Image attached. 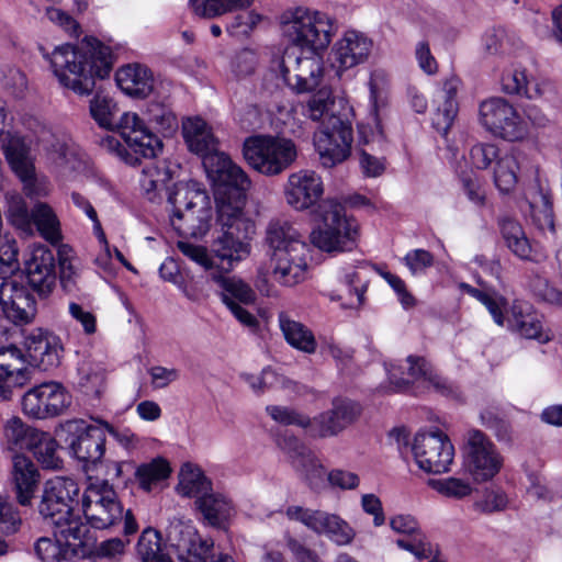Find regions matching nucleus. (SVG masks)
<instances>
[{"instance_id": "nucleus-1", "label": "nucleus", "mask_w": 562, "mask_h": 562, "mask_svg": "<svg viewBox=\"0 0 562 562\" xmlns=\"http://www.w3.org/2000/svg\"><path fill=\"white\" fill-rule=\"evenodd\" d=\"M281 29L292 47L285 49L276 68L265 76L263 86L270 77H276L296 94L314 91L324 75L323 53L337 30L335 19L321 11L297 7L282 13Z\"/></svg>"}, {"instance_id": "nucleus-2", "label": "nucleus", "mask_w": 562, "mask_h": 562, "mask_svg": "<svg viewBox=\"0 0 562 562\" xmlns=\"http://www.w3.org/2000/svg\"><path fill=\"white\" fill-rule=\"evenodd\" d=\"M89 111L101 128L117 131L126 146L110 135L102 138L101 145L132 166L138 165L140 158H156L164 147L160 136L172 137L179 128L172 109L160 102L149 103L144 119L130 112L117 119L116 102L110 95L97 92L90 100Z\"/></svg>"}, {"instance_id": "nucleus-3", "label": "nucleus", "mask_w": 562, "mask_h": 562, "mask_svg": "<svg viewBox=\"0 0 562 562\" xmlns=\"http://www.w3.org/2000/svg\"><path fill=\"white\" fill-rule=\"evenodd\" d=\"M204 170L216 204L213 250L229 268L232 261L244 260L251 251L256 224L244 211L251 180L227 155L207 158Z\"/></svg>"}, {"instance_id": "nucleus-4", "label": "nucleus", "mask_w": 562, "mask_h": 562, "mask_svg": "<svg viewBox=\"0 0 562 562\" xmlns=\"http://www.w3.org/2000/svg\"><path fill=\"white\" fill-rule=\"evenodd\" d=\"M48 58L60 85L80 95L93 91L95 79L108 78L115 60L111 48L93 36L57 46Z\"/></svg>"}, {"instance_id": "nucleus-5", "label": "nucleus", "mask_w": 562, "mask_h": 562, "mask_svg": "<svg viewBox=\"0 0 562 562\" xmlns=\"http://www.w3.org/2000/svg\"><path fill=\"white\" fill-rule=\"evenodd\" d=\"M265 247L274 263L273 276L277 281L293 286L304 279L307 245L291 223L271 220L266 229Z\"/></svg>"}, {"instance_id": "nucleus-6", "label": "nucleus", "mask_w": 562, "mask_h": 562, "mask_svg": "<svg viewBox=\"0 0 562 562\" xmlns=\"http://www.w3.org/2000/svg\"><path fill=\"white\" fill-rule=\"evenodd\" d=\"M168 190L173 229L182 237L203 238L211 228L213 217L206 190L195 180L178 181Z\"/></svg>"}, {"instance_id": "nucleus-7", "label": "nucleus", "mask_w": 562, "mask_h": 562, "mask_svg": "<svg viewBox=\"0 0 562 562\" xmlns=\"http://www.w3.org/2000/svg\"><path fill=\"white\" fill-rule=\"evenodd\" d=\"M78 483L65 476H56L44 483L38 513L43 519L56 528V535L79 539L82 532H90L88 525L74 514L79 505Z\"/></svg>"}, {"instance_id": "nucleus-8", "label": "nucleus", "mask_w": 562, "mask_h": 562, "mask_svg": "<svg viewBox=\"0 0 562 562\" xmlns=\"http://www.w3.org/2000/svg\"><path fill=\"white\" fill-rule=\"evenodd\" d=\"M81 508L88 524L94 529H108L123 521L125 537L138 530L132 510L124 512L113 485L108 483V480H101L87 487L81 498Z\"/></svg>"}, {"instance_id": "nucleus-9", "label": "nucleus", "mask_w": 562, "mask_h": 562, "mask_svg": "<svg viewBox=\"0 0 562 562\" xmlns=\"http://www.w3.org/2000/svg\"><path fill=\"white\" fill-rule=\"evenodd\" d=\"M60 449L81 463L85 472H97L103 467L105 432L81 418L68 419L56 429Z\"/></svg>"}, {"instance_id": "nucleus-10", "label": "nucleus", "mask_w": 562, "mask_h": 562, "mask_svg": "<svg viewBox=\"0 0 562 562\" xmlns=\"http://www.w3.org/2000/svg\"><path fill=\"white\" fill-rule=\"evenodd\" d=\"M241 151L247 165L266 177L283 173L299 156L297 147L291 138L270 134L246 137Z\"/></svg>"}, {"instance_id": "nucleus-11", "label": "nucleus", "mask_w": 562, "mask_h": 562, "mask_svg": "<svg viewBox=\"0 0 562 562\" xmlns=\"http://www.w3.org/2000/svg\"><path fill=\"white\" fill-rule=\"evenodd\" d=\"M322 225L311 233V241L326 252L351 251L357 247L358 223L346 215L345 206L336 200L318 205Z\"/></svg>"}, {"instance_id": "nucleus-12", "label": "nucleus", "mask_w": 562, "mask_h": 562, "mask_svg": "<svg viewBox=\"0 0 562 562\" xmlns=\"http://www.w3.org/2000/svg\"><path fill=\"white\" fill-rule=\"evenodd\" d=\"M352 125L347 117L330 114L315 134L314 145L325 168L345 161L351 153Z\"/></svg>"}, {"instance_id": "nucleus-13", "label": "nucleus", "mask_w": 562, "mask_h": 562, "mask_svg": "<svg viewBox=\"0 0 562 562\" xmlns=\"http://www.w3.org/2000/svg\"><path fill=\"white\" fill-rule=\"evenodd\" d=\"M0 276H9L24 282L36 293L40 299H47L57 280L56 274V257L53 249L45 245H34L26 258H24L23 269H19L12 273H0Z\"/></svg>"}, {"instance_id": "nucleus-14", "label": "nucleus", "mask_w": 562, "mask_h": 562, "mask_svg": "<svg viewBox=\"0 0 562 562\" xmlns=\"http://www.w3.org/2000/svg\"><path fill=\"white\" fill-rule=\"evenodd\" d=\"M463 467L477 483L491 481L501 470L503 458L481 430L468 431L463 443Z\"/></svg>"}, {"instance_id": "nucleus-15", "label": "nucleus", "mask_w": 562, "mask_h": 562, "mask_svg": "<svg viewBox=\"0 0 562 562\" xmlns=\"http://www.w3.org/2000/svg\"><path fill=\"white\" fill-rule=\"evenodd\" d=\"M2 149L11 170L23 183L25 194L29 196H45L48 193V180L46 177L36 173L31 147L24 138L8 132L3 139Z\"/></svg>"}, {"instance_id": "nucleus-16", "label": "nucleus", "mask_w": 562, "mask_h": 562, "mask_svg": "<svg viewBox=\"0 0 562 562\" xmlns=\"http://www.w3.org/2000/svg\"><path fill=\"white\" fill-rule=\"evenodd\" d=\"M480 122L483 127L504 140L516 142L527 134V126L517 110L504 98L494 97L480 104Z\"/></svg>"}, {"instance_id": "nucleus-17", "label": "nucleus", "mask_w": 562, "mask_h": 562, "mask_svg": "<svg viewBox=\"0 0 562 562\" xmlns=\"http://www.w3.org/2000/svg\"><path fill=\"white\" fill-rule=\"evenodd\" d=\"M21 397L22 411L35 419H46L63 414L71 404V395L58 382H44L29 389Z\"/></svg>"}, {"instance_id": "nucleus-18", "label": "nucleus", "mask_w": 562, "mask_h": 562, "mask_svg": "<svg viewBox=\"0 0 562 562\" xmlns=\"http://www.w3.org/2000/svg\"><path fill=\"white\" fill-rule=\"evenodd\" d=\"M406 362L408 378L403 376L405 371L402 366L390 364V368H386L393 392L412 393L414 381L424 379L441 395L447 397H454L457 395L454 385L448 379L432 372L424 357L411 355L406 358Z\"/></svg>"}, {"instance_id": "nucleus-19", "label": "nucleus", "mask_w": 562, "mask_h": 562, "mask_svg": "<svg viewBox=\"0 0 562 562\" xmlns=\"http://www.w3.org/2000/svg\"><path fill=\"white\" fill-rule=\"evenodd\" d=\"M412 451L418 468L432 474L448 472L454 456L453 445L439 429L431 432H417Z\"/></svg>"}, {"instance_id": "nucleus-20", "label": "nucleus", "mask_w": 562, "mask_h": 562, "mask_svg": "<svg viewBox=\"0 0 562 562\" xmlns=\"http://www.w3.org/2000/svg\"><path fill=\"white\" fill-rule=\"evenodd\" d=\"M286 516L291 520L302 522L315 533L326 536L339 547L350 544L356 537L353 528L336 514L302 506H289Z\"/></svg>"}, {"instance_id": "nucleus-21", "label": "nucleus", "mask_w": 562, "mask_h": 562, "mask_svg": "<svg viewBox=\"0 0 562 562\" xmlns=\"http://www.w3.org/2000/svg\"><path fill=\"white\" fill-rule=\"evenodd\" d=\"M0 307L14 325L31 323L37 313L36 293L15 278L0 276Z\"/></svg>"}, {"instance_id": "nucleus-22", "label": "nucleus", "mask_w": 562, "mask_h": 562, "mask_svg": "<svg viewBox=\"0 0 562 562\" xmlns=\"http://www.w3.org/2000/svg\"><path fill=\"white\" fill-rule=\"evenodd\" d=\"M168 541L180 562H233L228 557L215 560L213 540L201 538L196 529L190 525L171 526Z\"/></svg>"}, {"instance_id": "nucleus-23", "label": "nucleus", "mask_w": 562, "mask_h": 562, "mask_svg": "<svg viewBox=\"0 0 562 562\" xmlns=\"http://www.w3.org/2000/svg\"><path fill=\"white\" fill-rule=\"evenodd\" d=\"M54 538L42 537L34 544L36 557L42 562H64L74 559L89 557L92 552L93 538L90 532H82L79 539L72 537H61L56 535V528L53 531Z\"/></svg>"}, {"instance_id": "nucleus-24", "label": "nucleus", "mask_w": 562, "mask_h": 562, "mask_svg": "<svg viewBox=\"0 0 562 562\" xmlns=\"http://www.w3.org/2000/svg\"><path fill=\"white\" fill-rule=\"evenodd\" d=\"M26 362L42 371L60 364L64 347L59 336L43 328H33L24 337Z\"/></svg>"}, {"instance_id": "nucleus-25", "label": "nucleus", "mask_w": 562, "mask_h": 562, "mask_svg": "<svg viewBox=\"0 0 562 562\" xmlns=\"http://www.w3.org/2000/svg\"><path fill=\"white\" fill-rule=\"evenodd\" d=\"M26 357L14 345L0 348V400L11 401L32 380Z\"/></svg>"}, {"instance_id": "nucleus-26", "label": "nucleus", "mask_w": 562, "mask_h": 562, "mask_svg": "<svg viewBox=\"0 0 562 562\" xmlns=\"http://www.w3.org/2000/svg\"><path fill=\"white\" fill-rule=\"evenodd\" d=\"M372 46V40L366 34L355 30L346 31L330 52V60L337 74L341 76L342 71L367 61Z\"/></svg>"}, {"instance_id": "nucleus-27", "label": "nucleus", "mask_w": 562, "mask_h": 562, "mask_svg": "<svg viewBox=\"0 0 562 562\" xmlns=\"http://www.w3.org/2000/svg\"><path fill=\"white\" fill-rule=\"evenodd\" d=\"M360 414L361 406L359 403L345 397H336L333 400L329 411L313 418V436H335L356 422Z\"/></svg>"}, {"instance_id": "nucleus-28", "label": "nucleus", "mask_w": 562, "mask_h": 562, "mask_svg": "<svg viewBox=\"0 0 562 562\" xmlns=\"http://www.w3.org/2000/svg\"><path fill=\"white\" fill-rule=\"evenodd\" d=\"M323 193L322 178L315 171L300 170L288 178L285 198L295 210H305L315 205Z\"/></svg>"}, {"instance_id": "nucleus-29", "label": "nucleus", "mask_w": 562, "mask_h": 562, "mask_svg": "<svg viewBox=\"0 0 562 562\" xmlns=\"http://www.w3.org/2000/svg\"><path fill=\"white\" fill-rule=\"evenodd\" d=\"M181 132L188 149L202 159L203 168L210 157L226 156L217 149V140L207 123L199 117H187L182 121Z\"/></svg>"}, {"instance_id": "nucleus-30", "label": "nucleus", "mask_w": 562, "mask_h": 562, "mask_svg": "<svg viewBox=\"0 0 562 562\" xmlns=\"http://www.w3.org/2000/svg\"><path fill=\"white\" fill-rule=\"evenodd\" d=\"M460 83L457 77H450L443 81L437 93L438 106L432 115L431 124L442 137L448 135L459 113L457 94Z\"/></svg>"}, {"instance_id": "nucleus-31", "label": "nucleus", "mask_w": 562, "mask_h": 562, "mask_svg": "<svg viewBox=\"0 0 562 562\" xmlns=\"http://www.w3.org/2000/svg\"><path fill=\"white\" fill-rule=\"evenodd\" d=\"M12 483L16 501L21 506H30L40 484V472L35 463L24 454L12 458Z\"/></svg>"}, {"instance_id": "nucleus-32", "label": "nucleus", "mask_w": 562, "mask_h": 562, "mask_svg": "<svg viewBox=\"0 0 562 562\" xmlns=\"http://www.w3.org/2000/svg\"><path fill=\"white\" fill-rule=\"evenodd\" d=\"M115 81L122 92L136 99L148 97L154 90L155 82L153 71L138 63L119 68L115 72Z\"/></svg>"}, {"instance_id": "nucleus-33", "label": "nucleus", "mask_w": 562, "mask_h": 562, "mask_svg": "<svg viewBox=\"0 0 562 562\" xmlns=\"http://www.w3.org/2000/svg\"><path fill=\"white\" fill-rule=\"evenodd\" d=\"M541 317L529 302L515 300L507 319L509 326L522 337L546 342L549 336L543 331Z\"/></svg>"}, {"instance_id": "nucleus-34", "label": "nucleus", "mask_w": 562, "mask_h": 562, "mask_svg": "<svg viewBox=\"0 0 562 562\" xmlns=\"http://www.w3.org/2000/svg\"><path fill=\"white\" fill-rule=\"evenodd\" d=\"M23 217L26 223L33 224L40 235L53 246L61 240V231L59 220L50 205L44 202H37L29 212L23 210Z\"/></svg>"}, {"instance_id": "nucleus-35", "label": "nucleus", "mask_w": 562, "mask_h": 562, "mask_svg": "<svg viewBox=\"0 0 562 562\" xmlns=\"http://www.w3.org/2000/svg\"><path fill=\"white\" fill-rule=\"evenodd\" d=\"M196 510L202 515L203 520L215 528L226 529L231 517L234 514L232 502L221 493L213 491L209 495L200 497L194 502Z\"/></svg>"}, {"instance_id": "nucleus-36", "label": "nucleus", "mask_w": 562, "mask_h": 562, "mask_svg": "<svg viewBox=\"0 0 562 562\" xmlns=\"http://www.w3.org/2000/svg\"><path fill=\"white\" fill-rule=\"evenodd\" d=\"M379 103L373 87L370 89V114L367 122L358 124L359 143L371 145L373 151H383L386 146V136L379 114Z\"/></svg>"}, {"instance_id": "nucleus-37", "label": "nucleus", "mask_w": 562, "mask_h": 562, "mask_svg": "<svg viewBox=\"0 0 562 562\" xmlns=\"http://www.w3.org/2000/svg\"><path fill=\"white\" fill-rule=\"evenodd\" d=\"M211 277L221 286L222 301L227 308L232 304L248 305L256 302L255 291L241 279L224 276L220 270L212 272Z\"/></svg>"}, {"instance_id": "nucleus-38", "label": "nucleus", "mask_w": 562, "mask_h": 562, "mask_svg": "<svg viewBox=\"0 0 562 562\" xmlns=\"http://www.w3.org/2000/svg\"><path fill=\"white\" fill-rule=\"evenodd\" d=\"M42 430H38L22 422L19 417H13L4 426V437L8 449L11 451L27 450L31 451L41 442Z\"/></svg>"}, {"instance_id": "nucleus-39", "label": "nucleus", "mask_w": 562, "mask_h": 562, "mask_svg": "<svg viewBox=\"0 0 562 562\" xmlns=\"http://www.w3.org/2000/svg\"><path fill=\"white\" fill-rule=\"evenodd\" d=\"M498 226L506 247L519 259L529 260L531 245L520 223L504 216L498 220Z\"/></svg>"}, {"instance_id": "nucleus-40", "label": "nucleus", "mask_w": 562, "mask_h": 562, "mask_svg": "<svg viewBox=\"0 0 562 562\" xmlns=\"http://www.w3.org/2000/svg\"><path fill=\"white\" fill-rule=\"evenodd\" d=\"M279 323L286 342L306 353H314L317 347L313 333L302 323L291 319L285 313L279 315Z\"/></svg>"}, {"instance_id": "nucleus-41", "label": "nucleus", "mask_w": 562, "mask_h": 562, "mask_svg": "<svg viewBox=\"0 0 562 562\" xmlns=\"http://www.w3.org/2000/svg\"><path fill=\"white\" fill-rule=\"evenodd\" d=\"M290 463L312 491H318L324 486L325 468L310 448Z\"/></svg>"}, {"instance_id": "nucleus-42", "label": "nucleus", "mask_w": 562, "mask_h": 562, "mask_svg": "<svg viewBox=\"0 0 562 562\" xmlns=\"http://www.w3.org/2000/svg\"><path fill=\"white\" fill-rule=\"evenodd\" d=\"M213 491L211 480L192 464L186 463L180 471L178 492L186 497L195 498L209 495Z\"/></svg>"}, {"instance_id": "nucleus-43", "label": "nucleus", "mask_w": 562, "mask_h": 562, "mask_svg": "<svg viewBox=\"0 0 562 562\" xmlns=\"http://www.w3.org/2000/svg\"><path fill=\"white\" fill-rule=\"evenodd\" d=\"M179 250L189 259L196 262L205 270H212L216 268L222 272H229L234 269V266L241 260H234L231 262V267L226 268V263L222 260L213 250V244L211 245V254L207 252L206 248L199 245H193L188 241L178 243Z\"/></svg>"}, {"instance_id": "nucleus-44", "label": "nucleus", "mask_w": 562, "mask_h": 562, "mask_svg": "<svg viewBox=\"0 0 562 562\" xmlns=\"http://www.w3.org/2000/svg\"><path fill=\"white\" fill-rule=\"evenodd\" d=\"M518 154L510 153L501 156L494 168V183L502 193H509L518 182Z\"/></svg>"}, {"instance_id": "nucleus-45", "label": "nucleus", "mask_w": 562, "mask_h": 562, "mask_svg": "<svg viewBox=\"0 0 562 562\" xmlns=\"http://www.w3.org/2000/svg\"><path fill=\"white\" fill-rule=\"evenodd\" d=\"M254 0H189L194 13L201 18L213 19L232 11H243Z\"/></svg>"}, {"instance_id": "nucleus-46", "label": "nucleus", "mask_w": 562, "mask_h": 562, "mask_svg": "<svg viewBox=\"0 0 562 562\" xmlns=\"http://www.w3.org/2000/svg\"><path fill=\"white\" fill-rule=\"evenodd\" d=\"M136 554L142 562H172L162 552L160 532L151 527L142 531L136 544Z\"/></svg>"}, {"instance_id": "nucleus-47", "label": "nucleus", "mask_w": 562, "mask_h": 562, "mask_svg": "<svg viewBox=\"0 0 562 562\" xmlns=\"http://www.w3.org/2000/svg\"><path fill=\"white\" fill-rule=\"evenodd\" d=\"M72 249L67 245H59L57 249V262L59 268V283L63 291L68 295H76L79 291V272L71 262Z\"/></svg>"}, {"instance_id": "nucleus-48", "label": "nucleus", "mask_w": 562, "mask_h": 562, "mask_svg": "<svg viewBox=\"0 0 562 562\" xmlns=\"http://www.w3.org/2000/svg\"><path fill=\"white\" fill-rule=\"evenodd\" d=\"M169 474V463L161 457H157L148 463H142L135 471L139 487L146 492H150L154 484L167 479Z\"/></svg>"}, {"instance_id": "nucleus-49", "label": "nucleus", "mask_w": 562, "mask_h": 562, "mask_svg": "<svg viewBox=\"0 0 562 562\" xmlns=\"http://www.w3.org/2000/svg\"><path fill=\"white\" fill-rule=\"evenodd\" d=\"M41 442L32 450L34 458L43 469L59 470L63 468V459L57 454V448H60L59 439L53 438L48 432H43Z\"/></svg>"}, {"instance_id": "nucleus-50", "label": "nucleus", "mask_w": 562, "mask_h": 562, "mask_svg": "<svg viewBox=\"0 0 562 562\" xmlns=\"http://www.w3.org/2000/svg\"><path fill=\"white\" fill-rule=\"evenodd\" d=\"M78 384L86 395L100 397L105 381V372L101 367L82 362L78 367Z\"/></svg>"}, {"instance_id": "nucleus-51", "label": "nucleus", "mask_w": 562, "mask_h": 562, "mask_svg": "<svg viewBox=\"0 0 562 562\" xmlns=\"http://www.w3.org/2000/svg\"><path fill=\"white\" fill-rule=\"evenodd\" d=\"M266 412L276 423L307 429L310 435L313 436V419L296 409L281 405H268Z\"/></svg>"}, {"instance_id": "nucleus-52", "label": "nucleus", "mask_w": 562, "mask_h": 562, "mask_svg": "<svg viewBox=\"0 0 562 562\" xmlns=\"http://www.w3.org/2000/svg\"><path fill=\"white\" fill-rule=\"evenodd\" d=\"M532 216L541 231L555 232L552 196L550 192L539 189L537 196L530 203Z\"/></svg>"}, {"instance_id": "nucleus-53", "label": "nucleus", "mask_w": 562, "mask_h": 562, "mask_svg": "<svg viewBox=\"0 0 562 562\" xmlns=\"http://www.w3.org/2000/svg\"><path fill=\"white\" fill-rule=\"evenodd\" d=\"M395 543L400 549L412 553L418 561L431 559L435 553H439L438 548L431 543L425 532L418 533L413 539L400 538Z\"/></svg>"}, {"instance_id": "nucleus-54", "label": "nucleus", "mask_w": 562, "mask_h": 562, "mask_svg": "<svg viewBox=\"0 0 562 562\" xmlns=\"http://www.w3.org/2000/svg\"><path fill=\"white\" fill-rule=\"evenodd\" d=\"M480 419L482 425L491 430L499 442H512L510 423L494 409L486 408L482 411Z\"/></svg>"}, {"instance_id": "nucleus-55", "label": "nucleus", "mask_w": 562, "mask_h": 562, "mask_svg": "<svg viewBox=\"0 0 562 562\" xmlns=\"http://www.w3.org/2000/svg\"><path fill=\"white\" fill-rule=\"evenodd\" d=\"M501 83L502 90L507 94L524 95L528 99L533 98L525 70L514 69L504 72Z\"/></svg>"}, {"instance_id": "nucleus-56", "label": "nucleus", "mask_w": 562, "mask_h": 562, "mask_svg": "<svg viewBox=\"0 0 562 562\" xmlns=\"http://www.w3.org/2000/svg\"><path fill=\"white\" fill-rule=\"evenodd\" d=\"M333 104L330 90L321 88L308 99L304 114L313 121H319L328 114Z\"/></svg>"}, {"instance_id": "nucleus-57", "label": "nucleus", "mask_w": 562, "mask_h": 562, "mask_svg": "<svg viewBox=\"0 0 562 562\" xmlns=\"http://www.w3.org/2000/svg\"><path fill=\"white\" fill-rule=\"evenodd\" d=\"M261 19L262 16L255 11H243L236 14L232 21L227 23L226 31L234 37L248 36Z\"/></svg>"}, {"instance_id": "nucleus-58", "label": "nucleus", "mask_w": 562, "mask_h": 562, "mask_svg": "<svg viewBox=\"0 0 562 562\" xmlns=\"http://www.w3.org/2000/svg\"><path fill=\"white\" fill-rule=\"evenodd\" d=\"M429 484L434 490L447 497L463 498L472 492L471 485L458 477L430 480Z\"/></svg>"}, {"instance_id": "nucleus-59", "label": "nucleus", "mask_w": 562, "mask_h": 562, "mask_svg": "<svg viewBox=\"0 0 562 562\" xmlns=\"http://www.w3.org/2000/svg\"><path fill=\"white\" fill-rule=\"evenodd\" d=\"M501 157L499 149L496 145L490 143H480L472 146L470 150V159L476 169H487L493 162L496 164Z\"/></svg>"}, {"instance_id": "nucleus-60", "label": "nucleus", "mask_w": 562, "mask_h": 562, "mask_svg": "<svg viewBox=\"0 0 562 562\" xmlns=\"http://www.w3.org/2000/svg\"><path fill=\"white\" fill-rule=\"evenodd\" d=\"M22 524L15 506L0 496V532L10 536L15 533Z\"/></svg>"}, {"instance_id": "nucleus-61", "label": "nucleus", "mask_w": 562, "mask_h": 562, "mask_svg": "<svg viewBox=\"0 0 562 562\" xmlns=\"http://www.w3.org/2000/svg\"><path fill=\"white\" fill-rule=\"evenodd\" d=\"M46 18L54 24L58 25L61 30L68 33L71 37H78L80 34L79 23L66 11L48 7L45 12Z\"/></svg>"}, {"instance_id": "nucleus-62", "label": "nucleus", "mask_w": 562, "mask_h": 562, "mask_svg": "<svg viewBox=\"0 0 562 562\" xmlns=\"http://www.w3.org/2000/svg\"><path fill=\"white\" fill-rule=\"evenodd\" d=\"M90 536L93 538V546L91 548L92 552H95L101 558H106L110 560H114L117 557L124 554L125 547L130 543V540H123L119 537L111 538L108 540H104L100 542L99 544L95 543V538L90 533Z\"/></svg>"}, {"instance_id": "nucleus-63", "label": "nucleus", "mask_w": 562, "mask_h": 562, "mask_svg": "<svg viewBox=\"0 0 562 562\" xmlns=\"http://www.w3.org/2000/svg\"><path fill=\"white\" fill-rule=\"evenodd\" d=\"M380 276L389 283V285L397 294V297L405 310L416 305L415 297L407 291L405 282L396 274L390 271H379Z\"/></svg>"}, {"instance_id": "nucleus-64", "label": "nucleus", "mask_w": 562, "mask_h": 562, "mask_svg": "<svg viewBox=\"0 0 562 562\" xmlns=\"http://www.w3.org/2000/svg\"><path fill=\"white\" fill-rule=\"evenodd\" d=\"M404 261L413 274H418L434 265V256L428 250L414 249L405 255Z\"/></svg>"}]
</instances>
